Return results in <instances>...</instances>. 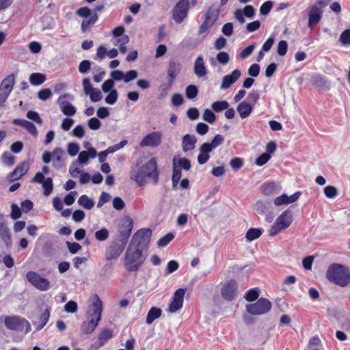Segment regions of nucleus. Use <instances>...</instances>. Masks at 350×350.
Listing matches in <instances>:
<instances>
[{"label": "nucleus", "mask_w": 350, "mask_h": 350, "mask_svg": "<svg viewBox=\"0 0 350 350\" xmlns=\"http://www.w3.org/2000/svg\"><path fill=\"white\" fill-rule=\"evenodd\" d=\"M78 204L85 209L90 210L94 206V201L86 195H83L79 198Z\"/></svg>", "instance_id": "c9c22d12"}, {"label": "nucleus", "mask_w": 350, "mask_h": 350, "mask_svg": "<svg viewBox=\"0 0 350 350\" xmlns=\"http://www.w3.org/2000/svg\"><path fill=\"white\" fill-rule=\"evenodd\" d=\"M324 193L328 198H334L338 195V191L334 186H327L324 188Z\"/></svg>", "instance_id": "49530a36"}, {"label": "nucleus", "mask_w": 350, "mask_h": 350, "mask_svg": "<svg viewBox=\"0 0 350 350\" xmlns=\"http://www.w3.org/2000/svg\"><path fill=\"white\" fill-rule=\"evenodd\" d=\"M114 81L111 79L106 80L102 85V90L105 93L111 92L113 89Z\"/></svg>", "instance_id": "69168bd1"}, {"label": "nucleus", "mask_w": 350, "mask_h": 350, "mask_svg": "<svg viewBox=\"0 0 350 350\" xmlns=\"http://www.w3.org/2000/svg\"><path fill=\"white\" fill-rule=\"evenodd\" d=\"M237 283L234 280L226 282L221 288L222 297L228 301L232 300L237 295Z\"/></svg>", "instance_id": "412c9836"}, {"label": "nucleus", "mask_w": 350, "mask_h": 350, "mask_svg": "<svg viewBox=\"0 0 350 350\" xmlns=\"http://www.w3.org/2000/svg\"><path fill=\"white\" fill-rule=\"evenodd\" d=\"M224 137L217 134L214 137L211 143L202 144L199 148L200 153L198 156V162L199 164L203 165L206 163L210 158L209 152L220 146L224 142Z\"/></svg>", "instance_id": "423d86ee"}, {"label": "nucleus", "mask_w": 350, "mask_h": 350, "mask_svg": "<svg viewBox=\"0 0 350 350\" xmlns=\"http://www.w3.org/2000/svg\"><path fill=\"white\" fill-rule=\"evenodd\" d=\"M293 221V215L290 210H286L276 219L274 224L269 230L271 237L280 233L282 230L288 228Z\"/></svg>", "instance_id": "1a4fd4ad"}, {"label": "nucleus", "mask_w": 350, "mask_h": 350, "mask_svg": "<svg viewBox=\"0 0 350 350\" xmlns=\"http://www.w3.org/2000/svg\"><path fill=\"white\" fill-rule=\"evenodd\" d=\"M97 152L95 149H90V152L81 151L79 154L78 161L81 164H87L90 158L94 159L96 157Z\"/></svg>", "instance_id": "7c9ffc66"}, {"label": "nucleus", "mask_w": 350, "mask_h": 350, "mask_svg": "<svg viewBox=\"0 0 350 350\" xmlns=\"http://www.w3.org/2000/svg\"><path fill=\"white\" fill-rule=\"evenodd\" d=\"M181 69V64L176 61H170L167 69V75L170 78L171 83H173L174 79L179 74Z\"/></svg>", "instance_id": "c756f323"}, {"label": "nucleus", "mask_w": 350, "mask_h": 350, "mask_svg": "<svg viewBox=\"0 0 350 350\" xmlns=\"http://www.w3.org/2000/svg\"><path fill=\"white\" fill-rule=\"evenodd\" d=\"M151 234V230L148 228H142L137 230L133 236L129 247L143 251L144 248L148 247Z\"/></svg>", "instance_id": "9d476101"}, {"label": "nucleus", "mask_w": 350, "mask_h": 350, "mask_svg": "<svg viewBox=\"0 0 350 350\" xmlns=\"http://www.w3.org/2000/svg\"><path fill=\"white\" fill-rule=\"evenodd\" d=\"M229 104L226 100L214 102L211 107L212 109L216 111L219 112L228 108Z\"/></svg>", "instance_id": "79ce46f5"}, {"label": "nucleus", "mask_w": 350, "mask_h": 350, "mask_svg": "<svg viewBox=\"0 0 350 350\" xmlns=\"http://www.w3.org/2000/svg\"><path fill=\"white\" fill-rule=\"evenodd\" d=\"M133 227V219L130 217H124L121 220V224L118 229V236L117 239L127 243L128 239L131 234Z\"/></svg>", "instance_id": "dca6fc26"}, {"label": "nucleus", "mask_w": 350, "mask_h": 350, "mask_svg": "<svg viewBox=\"0 0 350 350\" xmlns=\"http://www.w3.org/2000/svg\"><path fill=\"white\" fill-rule=\"evenodd\" d=\"M118 100V91L112 90L109 92V95L105 97V102L109 105H113Z\"/></svg>", "instance_id": "de8ad7c7"}, {"label": "nucleus", "mask_w": 350, "mask_h": 350, "mask_svg": "<svg viewBox=\"0 0 350 350\" xmlns=\"http://www.w3.org/2000/svg\"><path fill=\"white\" fill-rule=\"evenodd\" d=\"M301 194L300 191H297L290 196L282 194L275 198L273 200V203L275 206L291 204L296 202L299 198Z\"/></svg>", "instance_id": "b1692460"}, {"label": "nucleus", "mask_w": 350, "mask_h": 350, "mask_svg": "<svg viewBox=\"0 0 350 350\" xmlns=\"http://www.w3.org/2000/svg\"><path fill=\"white\" fill-rule=\"evenodd\" d=\"M326 278L331 282L345 287L350 283V271L341 264L334 263L328 267Z\"/></svg>", "instance_id": "f03ea898"}, {"label": "nucleus", "mask_w": 350, "mask_h": 350, "mask_svg": "<svg viewBox=\"0 0 350 350\" xmlns=\"http://www.w3.org/2000/svg\"><path fill=\"white\" fill-rule=\"evenodd\" d=\"M288 49V44L285 40H281L278 44L277 53L279 55H286Z\"/></svg>", "instance_id": "864d4df0"}, {"label": "nucleus", "mask_w": 350, "mask_h": 350, "mask_svg": "<svg viewBox=\"0 0 350 350\" xmlns=\"http://www.w3.org/2000/svg\"><path fill=\"white\" fill-rule=\"evenodd\" d=\"M126 245V243L116 238L106 250V259L108 260L117 259L123 252Z\"/></svg>", "instance_id": "2eb2a0df"}, {"label": "nucleus", "mask_w": 350, "mask_h": 350, "mask_svg": "<svg viewBox=\"0 0 350 350\" xmlns=\"http://www.w3.org/2000/svg\"><path fill=\"white\" fill-rule=\"evenodd\" d=\"M26 278L32 286L39 291H46L51 288L49 280L36 271H28L26 274Z\"/></svg>", "instance_id": "9b49d317"}, {"label": "nucleus", "mask_w": 350, "mask_h": 350, "mask_svg": "<svg viewBox=\"0 0 350 350\" xmlns=\"http://www.w3.org/2000/svg\"><path fill=\"white\" fill-rule=\"evenodd\" d=\"M159 172L157 162L154 157L150 158L147 162L140 165L139 161L130 172V177L139 186H145L147 179L150 180L154 185L159 182Z\"/></svg>", "instance_id": "f257e3e1"}, {"label": "nucleus", "mask_w": 350, "mask_h": 350, "mask_svg": "<svg viewBox=\"0 0 350 350\" xmlns=\"http://www.w3.org/2000/svg\"><path fill=\"white\" fill-rule=\"evenodd\" d=\"M29 163L28 161H23L16 166L14 170L11 172L8 177L10 181H14L24 176L29 170Z\"/></svg>", "instance_id": "4be33fe9"}, {"label": "nucleus", "mask_w": 350, "mask_h": 350, "mask_svg": "<svg viewBox=\"0 0 350 350\" xmlns=\"http://www.w3.org/2000/svg\"><path fill=\"white\" fill-rule=\"evenodd\" d=\"M82 85L84 93L86 95H88L94 89L90 82V80L88 78H85L83 79Z\"/></svg>", "instance_id": "bf43d9fd"}, {"label": "nucleus", "mask_w": 350, "mask_h": 350, "mask_svg": "<svg viewBox=\"0 0 350 350\" xmlns=\"http://www.w3.org/2000/svg\"><path fill=\"white\" fill-rule=\"evenodd\" d=\"M161 314L160 308L152 307L150 309L146 317V323L151 324L155 319H158Z\"/></svg>", "instance_id": "f704fd0d"}, {"label": "nucleus", "mask_w": 350, "mask_h": 350, "mask_svg": "<svg viewBox=\"0 0 350 350\" xmlns=\"http://www.w3.org/2000/svg\"><path fill=\"white\" fill-rule=\"evenodd\" d=\"M271 308V303L265 298H260L254 304L246 306L247 311L253 315H262L267 313Z\"/></svg>", "instance_id": "f8f14e48"}, {"label": "nucleus", "mask_w": 350, "mask_h": 350, "mask_svg": "<svg viewBox=\"0 0 350 350\" xmlns=\"http://www.w3.org/2000/svg\"><path fill=\"white\" fill-rule=\"evenodd\" d=\"M14 81V75H10L1 81L0 84V107H4L6 100L13 89Z\"/></svg>", "instance_id": "ddd939ff"}, {"label": "nucleus", "mask_w": 350, "mask_h": 350, "mask_svg": "<svg viewBox=\"0 0 350 350\" xmlns=\"http://www.w3.org/2000/svg\"><path fill=\"white\" fill-rule=\"evenodd\" d=\"M31 183H39L42 185L44 189V195L49 196L53 190V179L51 177L45 178L43 173L37 172L31 180Z\"/></svg>", "instance_id": "a211bd4d"}, {"label": "nucleus", "mask_w": 350, "mask_h": 350, "mask_svg": "<svg viewBox=\"0 0 350 350\" xmlns=\"http://www.w3.org/2000/svg\"><path fill=\"white\" fill-rule=\"evenodd\" d=\"M252 109V105L245 101L241 102L237 107V110L242 119L247 118L251 114Z\"/></svg>", "instance_id": "c85d7f7f"}, {"label": "nucleus", "mask_w": 350, "mask_h": 350, "mask_svg": "<svg viewBox=\"0 0 350 350\" xmlns=\"http://www.w3.org/2000/svg\"><path fill=\"white\" fill-rule=\"evenodd\" d=\"M88 126L91 130H98L101 126V122L96 118H91L88 121Z\"/></svg>", "instance_id": "09e8293b"}, {"label": "nucleus", "mask_w": 350, "mask_h": 350, "mask_svg": "<svg viewBox=\"0 0 350 350\" xmlns=\"http://www.w3.org/2000/svg\"><path fill=\"white\" fill-rule=\"evenodd\" d=\"M91 67V62L89 60H83L79 66V71L82 73L85 74L87 73Z\"/></svg>", "instance_id": "052dcab7"}, {"label": "nucleus", "mask_w": 350, "mask_h": 350, "mask_svg": "<svg viewBox=\"0 0 350 350\" xmlns=\"http://www.w3.org/2000/svg\"><path fill=\"white\" fill-rule=\"evenodd\" d=\"M27 117L29 119L31 120L32 121L35 122L36 123H37L38 124H42V120L40 118V116L38 114V113L36 112V111H29L27 113Z\"/></svg>", "instance_id": "8fccbe9b"}, {"label": "nucleus", "mask_w": 350, "mask_h": 350, "mask_svg": "<svg viewBox=\"0 0 350 350\" xmlns=\"http://www.w3.org/2000/svg\"><path fill=\"white\" fill-rule=\"evenodd\" d=\"M137 77V72L135 70H131L126 73L124 72V81L129 83Z\"/></svg>", "instance_id": "13d9d810"}, {"label": "nucleus", "mask_w": 350, "mask_h": 350, "mask_svg": "<svg viewBox=\"0 0 350 350\" xmlns=\"http://www.w3.org/2000/svg\"><path fill=\"white\" fill-rule=\"evenodd\" d=\"M174 237V234L168 233L164 237H161L157 242V245L159 247L166 246Z\"/></svg>", "instance_id": "a18cd8bd"}, {"label": "nucleus", "mask_w": 350, "mask_h": 350, "mask_svg": "<svg viewBox=\"0 0 350 350\" xmlns=\"http://www.w3.org/2000/svg\"><path fill=\"white\" fill-rule=\"evenodd\" d=\"M67 151L71 157H75L79 151V144L74 142L68 143Z\"/></svg>", "instance_id": "603ef678"}, {"label": "nucleus", "mask_w": 350, "mask_h": 350, "mask_svg": "<svg viewBox=\"0 0 350 350\" xmlns=\"http://www.w3.org/2000/svg\"><path fill=\"white\" fill-rule=\"evenodd\" d=\"M331 0H317L308 11V27L312 29L322 18L323 10Z\"/></svg>", "instance_id": "0eeeda50"}, {"label": "nucleus", "mask_w": 350, "mask_h": 350, "mask_svg": "<svg viewBox=\"0 0 350 350\" xmlns=\"http://www.w3.org/2000/svg\"><path fill=\"white\" fill-rule=\"evenodd\" d=\"M198 94V88L196 85H189L186 88V96L189 99H193L196 97Z\"/></svg>", "instance_id": "c03bdc74"}, {"label": "nucleus", "mask_w": 350, "mask_h": 350, "mask_svg": "<svg viewBox=\"0 0 350 350\" xmlns=\"http://www.w3.org/2000/svg\"><path fill=\"white\" fill-rule=\"evenodd\" d=\"M196 132L200 135H204L208 131L209 127L207 124L203 122H199L196 125Z\"/></svg>", "instance_id": "0e129e2a"}, {"label": "nucleus", "mask_w": 350, "mask_h": 350, "mask_svg": "<svg viewBox=\"0 0 350 350\" xmlns=\"http://www.w3.org/2000/svg\"><path fill=\"white\" fill-rule=\"evenodd\" d=\"M92 313L90 314V320L84 322L81 326V330L85 334L92 333L97 327L101 319L103 312V303L100 298L96 295L92 304Z\"/></svg>", "instance_id": "7ed1b4c3"}, {"label": "nucleus", "mask_w": 350, "mask_h": 350, "mask_svg": "<svg viewBox=\"0 0 350 350\" xmlns=\"http://www.w3.org/2000/svg\"><path fill=\"white\" fill-rule=\"evenodd\" d=\"M0 237L7 246L12 244L11 234L4 220L0 219Z\"/></svg>", "instance_id": "a878e982"}, {"label": "nucleus", "mask_w": 350, "mask_h": 350, "mask_svg": "<svg viewBox=\"0 0 350 350\" xmlns=\"http://www.w3.org/2000/svg\"><path fill=\"white\" fill-rule=\"evenodd\" d=\"M50 317V310L46 309L44 312L39 317L38 322H35L33 324L37 325L36 330L42 329L44 325L48 323Z\"/></svg>", "instance_id": "473e14b6"}, {"label": "nucleus", "mask_w": 350, "mask_h": 350, "mask_svg": "<svg viewBox=\"0 0 350 350\" xmlns=\"http://www.w3.org/2000/svg\"><path fill=\"white\" fill-rule=\"evenodd\" d=\"M66 245L68 246L69 252L73 254L77 253L82 248L81 245L76 242L71 243L67 241Z\"/></svg>", "instance_id": "680f3d73"}, {"label": "nucleus", "mask_w": 350, "mask_h": 350, "mask_svg": "<svg viewBox=\"0 0 350 350\" xmlns=\"http://www.w3.org/2000/svg\"><path fill=\"white\" fill-rule=\"evenodd\" d=\"M197 139L194 135L187 134L183 136L182 142V148L184 152L193 150L195 148Z\"/></svg>", "instance_id": "cd10ccee"}, {"label": "nucleus", "mask_w": 350, "mask_h": 350, "mask_svg": "<svg viewBox=\"0 0 350 350\" xmlns=\"http://www.w3.org/2000/svg\"><path fill=\"white\" fill-rule=\"evenodd\" d=\"M113 336V331L109 329L102 330L98 336L100 346H103L105 342Z\"/></svg>", "instance_id": "4c0bfd02"}, {"label": "nucleus", "mask_w": 350, "mask_h": 350, "mask_svg": "<svg viewBox=\"0 0 350 350\" xmlns=\"http://www.w3.org/2000/svg\"><path fill=\"white\" fill-rule=\"evenodd\" d=\"M98 20V15L94 13L88 20H83L81 24V29L83 32H85L88 27L94 24Z\"/></svg>", "instance_id": "a19ab883"}, {"label": "nucleus", "mask_w": 350, "mask_h": 350, "mask_svg": "<svg viewBox=\"0 0 350 350\" xmlns=\"http://www.w3.org/2000/svg\"><path fill=\"white\" fill-rule=\"evenodd\" d=\"M45 80V75L38 72L32 73L29 77V81L33 85H40L43 83Z\"/></svg>", "instance_id": "e433bc0d"}, {"label": "nucleus", "mask_w": 350, "mask_h": 350, "mask_svg": "<svg viewBox=\"0 0 350 350\" xmlns=\"http://www.w3.org/2000/svg\"><path fill=\"white\" fill-rule=\"evenodd\" d=\"M109 237V231L103 228L95 232V238L98 241H105Z\"/></svg>", "instance_id": "ea45409f"}, {"label": "nucleus", "mask_w": 350, "mask_h": 350, "mask_svg": "<svg viewBox=\"0 0 350 350\" xmlns=\"http://www.w3.org/2000/svg\"><path fill=\"white\" fill-rule=\"evenodd\" d=\"M273 3L271 1H267L262 4L260 8V13L262 15H267L273 7Z\"/></svg>", "instance_id": "3c124183"}, {"label": "nucleus", "mask_w": 350, "mask_h": 350, "mask_svg": "<svg viewBox=\"0 0 350 350\" xmlns=\"http://www.w3.org/2000/svg\"><path fill=\"white\" fill-rule=\"evenodd\" d=\"M259 295L258 289L254 288L248 291L245 295V298L248 301L256 300Z\"/></svg>", "instance_id": "5fc2aeb1"}, {"label": "nucleus", "mask_w": 350, "mask_h": 350, "mask_svg": "<svg viewBox=\"0 0 350 350\" xmlns=\"http://www.w3.org/2000/svg\"><path fill=\"white\" fill-rule=\"evenodd\" d=\"M340 40L345 45H350V29H346L342 33Z\"/></svg>", "instance_id": "338daca9"}, {"label": "nucleus", "mask_w": 350, "mask_h": 350, "mask_svg": "<svg viewBox=\"0 0 350 350\" xmlns=\"http://www.w3.org/2000/svg\"><path fill=\"white\" fill-rule=\"evenodd\" d=\"M189 8V0H180L172 10V18L177 23H181L187 16Z\"/></svg>", "instance_id": "4468645a"}, {"label": "nucleus", "mask_w": 350, "mask_h": 350, "mask_svg": "<svg viewBox=\"0 0 350 350\" xmlns=\"http://www.w3.org/2000/svg\"><path fill=\"white\" fill-rule=\"evenodd\" d=\"M340 321L341 327L347 332H350V317L349 315L343 316Z\"/></svg>", "instance_id": "774afa93"}, {"label": "nucleus", "mask_w": 350, "mask_h": 350, "mask_svg": "<svg viewBox=\"0 0 350 350\" xmlns=\"http://www.w3.org/2000/svg\"><path fill=\"white\" fill-rule=\"evenodd\" d=\"M73 100L74 96L68 93L64 94L59 97L57 99V103L60 106L62 112L67 116H72L76 112V108L69 102L65 99Z\"/></svg>", "instance_id": "f3484780"}, {"label": "nucleus", "mask_w": 350, "mask_h": 350, "mask_svg": "<svg viewBox=\"0 0 350 350\" xmlns=\"http://www.w3.org/2000/svg\"><path fill=\"white\" fill-rule=\"evenodd\" d=\"M193 72L198 78L206 76L208 72L202 56L200 55L196 58L194 62Z\"/></svg>", "instance_id": "393cba45"}, {"label": "nucleus", "mask_w": 350, "mask_h": 350, "mask_svg": "<svg viewBox=\"0 0 350 350\" xmlns=\"http://www.w3.org/2000/svg\"><path fill=\"white\" fill-rule=\"evenodd\" d=\"M173 167L189 170L191 168V163L190 161L186 158L174 157L173 159Z\"/></svg>", "instance_id": "2f4dec72"}, {"label": "nucleus", "mask_w": 350, "mask_h": 350, "mask_svg": "<svg viewBox=\"0 0 350 350\" xmlns=\"http://www.w3.org/2000/svg\"><path fill=\"white\" fill-rule=\"evenodd\" d=\"M162 133L154 131L146 135L139 143L141 147L156 148L161 145Z\"/></svg>", "instance_id": "6ab92c4d"}, {"label": "nucleus", "mask_w": 350, "mask_h": 350, "mask_svg": "<svg viewBox=\"0 0 350 350\" xmlns=\"http://www.w3.org/2000/svg\"><path fill=\"white\" fill-rule=\"evenodd\" d=\"M88 95L92 102H98L103 98L101 92L95 88Z\"/></svg>", "instance_id": "e2e57ef3"}, {"label": "nucleus", "mask_w": 350, "mask_h": 350, "mask_svg": "<svg viewBox=\"0 0 350 350\" xmlns=\"http://www.w3.org/2000/svg\"><path fill=\"white\" fill-rule=\"evenodd\" d=\"M202 118L204 121H206L210 124H213L215 121V115L209 109H206L204 111V113L202 115Z\"/></svg>", "instance_id": "37998d69"}, {"label": "nucleus", "mask_w": 350, "mask_h": 350, "mask_svg": "<svg viewBox=\"0 0 350 350\" xmlns=\"http://www.w3.org/2000/svg\"><path fill=\"white\" fill-rule=\"evenodd\" d=\"M65 152L59 147L54 148L52 152H44L42 157L44 163H49L52 161L53 167L57 169H60L65 165Z\"/></svg>", "instance_id": "6e6552de"}, {"label": "nucleus", "mask_w": 350, "mask_h": 350, "mask_svg": "<svg viewBox=\"0 0 350 350\" xmlns=\"http://www.w3.org/2000/svg\"><path fill=\"white\" fill-rule=\"evenodd\" d=\"M185 293L186 289L185 288H178L175 291L172 301L169 306L168 310L170 312H176L183 307Z\"/></svg>", "instance_id": "aec40b11"}, {"label": "nucleus", "mask_w": 350, "mask_h": 350, "mask_svg": "<svg viewBox=\"0 0 350 350\" xmlns=\"http://www.w3.org/2000/svg\"><path fill=\"white\" fill-rule=\"evenodd\" d=\"M280 186L275 183H266L261 187V191L265 196H273L278 193Z\"/></svg>", "instance_id": "bb28decb"}, {"label": "nucleus", "mask_w": 350, "mask_h": 350, "mask_svg": "<svg viewBox=\"0 0 350 350\" xmlns=\"http://www.w3.org/2000/svg\"><path fill=\"white\" fill-rule=\"evenodd\" d=\"M219 16V10L215 7H211L208 10L205 21L208 22L209 24L213 25L215 22L217 21Z\"/></svg>", "instance_id": "72a5a7b5"}, {"label": "nucleus", "mask_w": 350, "mask_h": 350, "mask_svg": "<svg viewBox=\"0 0 350 350\" xmlns=\"http://www.w3.org/2000/svg\"><path fill=\"white\" fill-rule=\"evenodd\" d=\"M241 71L238 69L234 70L231 74L224 76L222 79L221 89L226 90L234 84L241 77Z\"/></svg>", "instance_id": "5701e85b"}, {"label": "nucleus", "mask_w": 350, "mask_h": 350, "mask_svg": "<svg viewBox=\"0 0 350 350\" xmlns=\"http://www.w3.org/2000/svg\"><path fill=\"white\" fill-rule=\"evenodd\" d=\"M259 93L257 91L253 90L247 96V103H250L254 107L259 100Z\"/></svg>", "instance_id": "4d7b16f0"}, {"label": "nucleus", "mask_w": 350, "mask_h": 350, "mask_svg": "<svg viewBox=\"0 0 350 350\" xmlns=\"http://www.w3.org/2000/svg\"><path fill=\"white\" fill-rule=\"evenodd\" d=\"M146 256L139 249L128 247L125 254L124 267L129 271H137L143 265Z\"/></svg>", "instance_id": "20e7f679"}, {"label": "nucleus", "mask_w": 350, "mask_h": 350, "mask_svg": "<svg viewBox=\"0 0 350 350\" xmlns=\"http://www.w3.org/2000/svg\"><path fill=\"white\" fill-rule=\"evenodd\" d=\"M52 96L51 90L49 88L41 90L38 93V97L41 100H46L50 98Z\"/></svg>", "instance_id": "6e6d98bb"}, {"label": "nucleus", "mask_w": 350, "mask_h": 350, "mask_svg": "<svg viewBox=\"0 0 350 350\" xmlns=\"http://www.w3.org/2000/svg\"><path fill=\"white\" fill-rule=\"evenodd\" d=\"M262 230L259 228H250L246 232L245 238L248 241L258 239L262 234Z\"/></svg>", "instance_id": "58836bf2"}, {"label": "nucleus", "mask_w": 350, "mask_h": 350, "mask_svg": "<svg viewBox=\"0 0 350 350\" xmlns=\"http://www.w3.org/2000/svg\"><path fill=\"white\" fill-rule=\"evenodd\" d=\"M3 318L5 325L8 329L17 332H24L25 334L31 331V325L29 322L24 318L13 315L1 317L0 320Z\"/></svg>", "instance_id": "39448f33"}]
</instances>
